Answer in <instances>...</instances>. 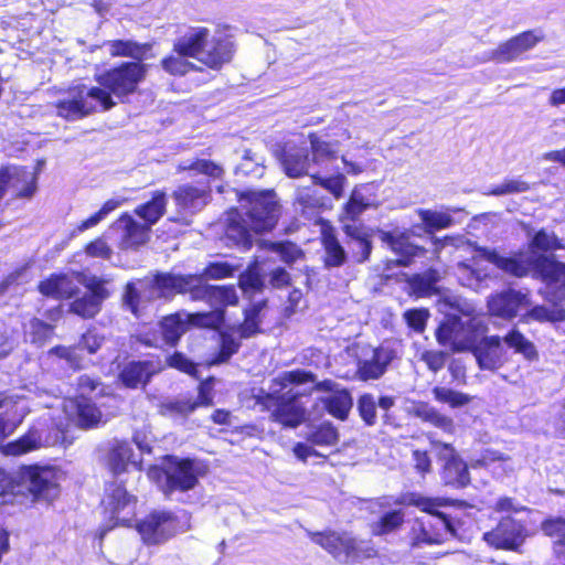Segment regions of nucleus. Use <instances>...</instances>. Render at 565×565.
Here are the masks:
<instances>
[{
    "label": "nucleus",
    "mask_w": 565,
    "mask_h": 565,
    "mask_svg": "<svg viewBox=\"0 0 565 565\" xmlns=\"http://www.w3.org/2000/svg\"><path fill=\"white\" fill-rule=\"evenodd\" d=\"M146 72V65L127 62L100 74L97 77L100 87L74 86L57 102V115L67 120H77L96 111L98 107L109 110L116 105L111 95L122 100L135 93Z\"/></svg>",
    "instance_id": "1"
},
{
    "label": "nucleus",
    "mask_w": 565,
    "mask_h": 565,
    "mask_svg": "<svg viewBox=\"0 0 565 565\" xmlns=\"http://www.w3.org/2000/svg\"><path fill=\"white\" fill-rule=\"evenodd\" d=\"M313 390L323 392L318 398L334 418L345 420L353 406L350 392L331 380L315 383V376L302 370L285 372V426L296 427L307 418V404Z\"/></svg>",
    "instance_id": "2"
},
{
    "label": "nucleus",
    "mask_w": 565,
    "mask_h": 565,
    "mask_svg": "<svg viewBox=\"0 0 565 565\" xmlns=\"http://www.w3.org/2000/svg\"><path fill=\"white\" fill-rule=\"evenodd\" d=\"M242 212L232 213L226 227V239L249 248L254 234L270 231L278 222L279 206L271 190L246 191L239 196Z\"/></svg>",
    "instance_id": "3"
},
{
    "label": "nucleus",
    "mask_w": 565,
    "mask_h": 565,
    "mask_svg": "<svg viewBox=\"0 0 565 565\" xmlns=\"http://www.w3.org/2000/svg\"><path fill=\"white\" fill-rule=\"evenodd\" d=\"M443 306L449 311L436 330L438 343L455 352L470 351L487 331L483 318L473 303L458 296L445 297Z\"/></svg>",
    "instance_id": "4"
},
{
    "label": "nucleus",
    "mask_w": 565,
    "mask_h": 565,
    "mask_svg": "<svg viewBox=\"0 0 565 565\" xmlns=\"http://www.w3.org/2000/svg\"><path fill=\"white\" fill-rule=\"evenodd\" d=\"M191 278L172 271H157L152 277L129 281L122 295V306L139 317L148 303L157 299L171 300L177 294H184Z\"/></svg>",
    "instance_id": "5"
},
{
    "label": "nucleus",
    "mask_w": 565,
    "mask_h": 565,
    "mask_svg": "<svg viewBox=\"0 0 565 565\" xmlns=\"http://www.w3.org/2000/svg\"><path fill=\"white\" fill-rule=\"evenodd\" d=\"M60 470L52 466H23L0 481V494L52 501L60 494Z\"/></svg>",
    "instance_id": "6"
},
{
    "label": "nucleus",
    "mask_w": 565,
    "mask_h": 565,
    "mask_svg": "<svg viewBox=\"0 0 565 565\" xmlns=\"http://www.w3.org/2000/svg\"><path fill=\"white\" fill-rule=\"evenodd\" d=\"M503 268L510 270L515 277H525L529 274L544 282L541 291L546 300L565 303V263L553 256L532 257L521 260L497 259Z\"/></svg>",
    "instance_id": "7"
},
{
    "label": "nucleus",
    "mask_w": 565,
    "mask_h": 565,
    "mask_svg": "<svg viewBox=\"0 0 565 565\" xmlns=\"http://www.w3.org/2000/svg\"><path fill=\"white\" fill-rule=\"evenodd\" d=\"M407 503L428 513L426 518L417 520L413 527V546L441 544L455 535L450 519L437 511L443 505L441 499L412 493L407 498Z\"/></svg>",
    "instance_id": "8"
},
{
    "label": "nucleus",
    "mask_w": 565,
    "mask_h": 565,
    "mask_svg": "<svg viewBox=\"0 0 565 565\" xmlns=\"http://www.w3.org/2000/svg\"><path fill=\"white\" fill-rule=\"evenodd\" d=\"M210 31L206 28H194L180 36L173 45L174 52L198 58L209 67L217 68L230 62L233 43L227 39L209 41Z\"/></svg>",
    "instance_id": "9"
},
{
    "label": "nucleus",
    "mask_w": 565,
    "mask_h": 565,
    "mask_svg": "<svg viewBox=\"0 0 565 565\" xmlns=\"http://www.w3.org/2000/svg\"><path fill=\"white\" fill-rule=\"evenodd\" d=\"M190 515L185 511L173 513L156 510L138 524V532L148 545L162 544L179 533L190 530Z\"/></svg>",
    "instance_id": "10"
},
{
    "label": "nucleus",
    "mask_w": 565,
    "mask_h": 565,
    "mask_svg": "<svg viewBox=\"0 0 565 565\" xmlns=\"http://www.w3.org/2000/svg\"><path fill=\"white\" fill-rule=\"evenodd\" d=\"M163 481L160 488L167 498L174 493H185L199 486V467L194 460L170 456L161 470Z\"/></svg>",
    "instance_id": "11"
},
{
    "label": "nucleus",
    "mask_w": 565,
    "mask_h": 565,
    "mask_svg": "<svg viewBox=\"0 0 565 565\" xmlns=\"http://www.w3.org/2000/svg\"><path fill=\"white\" fill-rule=\"evenodd\" d=\"M222 322L223 315L221 311L196 313L179 311L164 317L160 321V329L166 343L174 345L191 324L203 328H216Z\"/></svg>",
    "instance_id": "12"
},
{
    "label": "nucleus",
    "mask_w": 565,
    "mask_h": 565,
    "mask_svg": "<svg viewBox=\"0 0 565 565\" xmlns=\"http://www.w3.org/2000/svg\"><path fill=\"white\" fill-rule=\"evenodd\" d=\"M191 280L184 288V294L189 292L194 301H205L213 308L212 311H221L222 307L237 303L238 296L233 286H212L206 284L202 275H188Z\"/></svg>",
    "instance_id": "13"
},
{
    "label": "nucleus",
    "mask_w": 565,
    "mask_h": 565,
    "mask_svg": "<svg viewBox=\"0 0 565 565\" xmlns=\"http://www.w3.org/2000/svg\"><path fill=\"white\" fill-rule=\"evenodd\" d=\"M561 248H563V244H562L561 239L554 234V232H550V231L542 228V230L537 231L533 235V237L530 239L529 253H520L518 255L507 257V256L499 254L495 249L483 248L481 250V255L483 256L484 259H487L489 263L495 265L499 269L503 270L507 274L515 276L510 270L500 266V264L497 259H503V260H505V259L521 260L522 259L523 260V259H527V258H532V257L534 258V257L546 256L543 253L554 252V250H557ZM547 256L550 257L551 255H547ZM552 256L556 259V257L554 255H552Z\"/></svg>",
    "instance_id": "14"
},
{
    "label": "nucleus",
    "mask_w": 565,
    "mask_h": 565,
    "mask_svg": "<svg viewBox=\"0 0 565 565\" xmlns=\"http://www.w3.org/2000/svg\"><path fill=\"white\" fill-rule=\"evenodd\" d=\"M340 435L337 427L330 422H323L319 425L310 426L306 433L307 443H297L294 448V455L300 461L307 462L310 457H318L313 446L334 447L339 441Z\"/></svg>",
    "instance_id": "15"
},
{
    "label": "nucleus",
    "mask_w": 565,
    "mask_h": 565,
    "mask_svg": "<svg viewBox=\"0 0 565 565\" xmlns=\"http://www.w3.org/2000/svg\"><path fill=\"white\" fill-rule=\"evenodd\" d=\"M82 282L88 291L71 303V311L83 318H93L99 312L102 302L109 297L105 287L107 280L97 276H85Z\"/></svg>",
    "instance_id": "16"
},
{
    "label": "nucleus",
    "mask_w": 565,
    "mask_h": 565,
    "mask_svg": "<svg viewBox=\"0 0 565 565\" xmlns=\"http://www.w3.org/2000/svg\"><path fill=\"white\" fill-rule=\"evenodd\" d=\"M524 539V525L511 516L502 518L495 529L483 534V540L489 545L510 551H516Z\"/></svg>",
    "instance_id": "17"
},
{
    "label": "nucleus",
    "mask_w": 565,
    "mask_h": 565,
    "mask_svg": "<svg viewBox=\"0 0 565 565\" xmlns=\"http://www.w3.org/2000/svg\"><path fill=\"white\" fill-rule=\"evenodd\" d=\"M211 186L209 183L190 184L178 186L173 193L179 212L183 215H194L202 211L211 200Z\"/></svg>",
    "instance_id": "18"
},
{
    "label": "nucleus",
    "mask_w": 565,
    "mask_h": 565,
    "mask_svg": "<svg viewBox=\"0 0 565 565\" xmlns=\"http://www.w3.org/2000/svg\"><path fill=\"white\" fill-rule=\"evenodd\" d=\"M529 295L521 290L507 289L491 295L488 299V309L492 316L510 320L518 313L531 307Z\"/></svg>",
    "instance_id": "19"
},
{
    "label": "nucleus",
    "mask_w": 565,
    "mask_h": 565,
    "mask_svg": "<svg viewBox=\"0 0 565 565\" xmlns=\"http://www.w3.org/2000/svg\"><path fill=\"white\" fill-rule=\"evenodd\" d=\"M311 164L308 156L291 162L289 158L285 156V174L290 178H298L303 174H310L316 184H320L322 188L328 190L335 199L342 196L343 185L345 177L341 173H337L331 177H320L317 172H310Z\"/></svg>",
    "instance_id": "20"
},
{
    "label": "nucleus",
    "mask_w": 565,
    "mask_h": 565,
    "mask_svg": "<svg viewBox=\"0 0 565 565\" xmlns=\"http://www.w3.org/2000/svg\"><path fill=\"white\" fill-rule=\"evenodd\" d=\"M106 491L105 504L111 518L116 520L117 524H128L135 515V498L117 483L109 484Z\"/></svg>",
    "instance_id": "21"
},
{
    "label": "nucleus",
    "mask_w": 565,
    "mask_h": 565,
    "mask_svg": "<svg viewBox=\"0 0 565 565\" xmlns=\"http://www.w3.org/2000/svg\"><path fill=\"white\" fill-rule=\"evenodd\" d=\"M542 39L535 31L523 32L511 40L500 44L490 53L489 58L499 63H509L518 60L523 53L531 50Z\"/></svg>",
    "instance_id": "22"
},
{
    "label": "nucleus",
    "mask_w": 565,
    "mask_h": 565,
    "mask_svg": "<svg viewBox=\"0 0 565 565\" xmlns=\"http://www.w3.org/2000/svg\"><path fill=\"white\" fill-rule=\"evenodd\" d=\"M312 542L320 545L335 558L345 561L356 550V541L349 533L333 531L310 533Z\"/></svg>",
    "instance_id": "23"
},
{
    "label": "nucleus",
    "mask_w": 565,
    "mask_h": 565,
    "mask_svg": "<svg viewBox=\"0 0 565 565\" xmlns=\"http://www.w3.org/2000/svg\"><path fill=\"white\" fill-rule=\"evenodd\" d=\"M381 241L396 255L395 263L398 266H408L414 257L423 255L424 248L409 242V235L406 232H380Z\"/></svg>",
    "instance_id": "24"
},
{
    "label": "nucleus",
    "mask_w": 565,
    "mask_h": 565,
    "mask_svg": "<svg viewBox=\"0 0 565 565\" xmlns=\"http://www.w3.org/2000/svg\"><path fill=\"white\" fill-rule=\"evenodd\" d=\"M470 351L481 370L494 371L503 365V348L498 335L481 337Z\"/></svg>",
    "instance_id": "25"
},
{
    "label": "nucleus",
    "mask_w": 565,
    "mask_h": 565,
    "mask_svg": "<svg viewBox=\"0 0 565 565\" xmlns=\"http://www.w3.org/2000/svg\"><path fill=\"white\" fill-rule=\"evenodd\" d=\"M0 173L6 174L7 192L15 198H31L36 189L35 175L28 169L18 166L4 167Z\"/></svg>",
    "instance_id": "26"
},
{
    "label": "nucleus",
    "mask_w": 565,
    "mask_h": 565,
    "mask_svg": "<svg viewBox=\"0 0 565 565\" xmlns=\"http://www.w3.org/2000/svg\"><path fill=\"white\" fill-rule=\"evenodd\" d=\"M104 337L98 334L95 330H88L84 333L76 347H54L49 351V354L56 355L67 361L68 365L73 369H78L81 359L77 350H87L88 353L94 354L104 343Z\"/></svg>",
    "instance_id": "27"
},
{
    "label": "nucleus",
    "mask_w": 565,
    "mask_h": 565,
    "mask_svg": "<svg viewBox=\"0 0 565 565\" xmlns=\"http://www.w3.org/2000/svg\"><path fill=\"white\" fill-rule=\"evenodd\" d=\"M321 258L326 269L339 268L347 263L348 253L339 242L335 230L328 222L321 224Z\"/></svg>",
    "instance_id": "28"
},
{
    "label": "nucleus",
    "mask_w": 565,
    "mask_h": 565,
    "mask_svg": "<svg viewBox=\"0 0 565 565\" xmlns=\"http://www.w3.org/2000/svg\"><path fill=\"white\" fill-rule=\"evenodd\" d=\"M441 458L445 459L441 478L447 486L463 488L470 482L468 467L456 454L449 444H444Z\"/></svg>",
    "instance_id": "29"
},
{
    "label": "nucleus",
    "mask_w": 565,
    "mask_h": 565,
    "mask_svg": "<svg viewBox=\"0 0 565 565\" xmlns=\"http://www.w3.org/2000/svg\"><path fill=\"white\" fill-rule=\"evenodd\" d=\"M113 228L120 234L119 244L122 249L140 246L149 238V225L138 223L128 214L121 215L114 223Z\"/></svg>",
    "instance_id": "30"
},
{
    "label": "nucleus",
    "mask_w": 565,
    "mask_h": 565,
    "mask_svg": "<svg viewBox=\"0 0 565 565\" xmlns=\"http://www.w3.org/2000/svg\"><path fill=\"white\" fill-rule=\"evenodd\" d=\"M154 373L156 367L152 362L130 361L121 366L119 380L128 388H138L146 386Z\"/></svg>",
    "instance_id": "31"
},
{
    "label": "nucleus",
    "mask_w": 565,
    "mask_h": 565,
    "mask_svg": "<svg viewBox=\"0 0 565 565\" xmlns=\"http://www.w3.org/2000/svg\"><path fill=\"white\" fill-rule=\"evenodd\" d=\"M542 531L553 539L555 565H565V518H553L542 522Z\"/></svg>",
    "instance_id": "32"
},
{
    "label": "nucleus",
    "mask_w": 565,
    "mask_h": 565,
    "mask_svg": "<svg viewBox=\"0 0 565 565\" xmlns=\"http://www.w3.org/2000/svg\"><path fill=\"white\" fill-rule=\"evenodd\" d=\"M106 463L114 475L125 472L129 465H137L132 447L127 441H114L108 450Z\"/></svg>",
    "instance_id": "33"
},
{
    "label": "nucleus",
    "mask_w": 565,
    "mask_h": 565,
    "mask_svg": "<svg viewBox=\"0 0 565 565\" xmlns=\"http://www.w3.org/2000/svg\"><path fill=\"white\" fill-rule=\"evenodd\" d=\"M282 380L275 379V384L268 392L260 390L257 395V404L263 406V409L270 412V417L277 423H282Z\"/></svg>",
    "instance_id": "34"
},
{
    "label": "nucleus",
    "mask_w": 565,
    "mask_h": 565,
    "mask_svg": "<svg viewBox=\"0 0 565 565\" xmlns=\"http://www.w3.org/2000/svg\"><path fill=\"white\" fill-rule=\"evenodd\" d=\"M167 209V196L162 191H156L150 201L135 209L136 215L142 218L146 225L151 228L164 214Z\"/></svg>",
    "instance_id": "35"
},
{
    "label": "nucleus",
    "mask_w": 565,
    "mask_h": 565,
    "mask_svg": "<svg viewBox=\"0 0 565 565\" xmlns=\"http://www.w3.org/2000/svg\"><path fill=\"white\" fill-rule=\"evenodd\" d=\"M44 445L42 436L36 428H31L25 435L18 440L8 443L1 447L7 456H20L29 451L39 449Z\"/></svg>",
    "instance_id": "36"
},
{
    "label": "nucleus",
    "mask_w": 565,
    "mask_h": 565,
    "mask_svg": "<svg viewBox=\"0 0 565 565\" xmlns=\"http://www.w3.org/2000/svg\"><path fill=\"white\" fill-rule=\"evenodd\" d=\"M440 276L436 269L429 268L422 274H415L407 280L411 292L418 297H427L436 291V284L439 281Z\"/></svg>",
    "instance_id": "37"
},
{
    "label": "nucleus",
    "mask_w": 565,
    "mask_h": 565,
    "mask_svg": "<svg viewBox=\"0 0 565 565\" xmlns=\"http://www.w3.org/2000/svg\"><path fill=\"white\" fill-rule=\"evenodd\" d=\"M75 289L73 280L65 275L52 276L39 286L41 294L53 298H71Z\"/></svg>",
    "instance_id": "38"
},
{
    "label": "nucleus",
    "mask_w": 565,
    "mask_h": 565,
    "mask_svg": "<svg viewBox=\"0 0 565 565\" xmlns=\"http://www.w3.org/2000/svg\"><path fill=\"white\" fill-rule=\"evenodd\" d=\"M76 411V423L81 428L96 427L102 419V412L89 399L75 398L71 402Z\"/></svg>",
    "instance_id": "39"
},
{
    "label": "nucleus",
    "mask_w": 565,
    "mask_h": 565,
    "mask_svg": "<svg viewBox=\"0 0 565 565\" xmlns=\"http://www.w3.org/2000/svg\"><path fill=\"white\" fill-rule=\"evenodd\" d=\"M526 311L520 315V321L523 323L536 322H556L565 319V310L553 308L550 309L546 306L536 305L533 307L525 308Z\"/></svg>",
    "instance_id": "40"
},
{
    "label": "nucleus",
    "mask_w": 565,
    "mask_h": 565,
    "mask_svg": "<svg viewBox=\"0 0 565 565\" xmlns=\"http://www.w3.org/2000/svg\"><path fill=\"white\" fill-rule=\"evenodd\" d=\"M106 45L111 56H128L136 60H141L150 50V45L140 44L131 40L109 41Z\"/></svg>",
    "instance_id": "41"
},
{
    "label": "nucleus",
    "mask_w": 565,
    "mask_h": 565,
    "mask_svg": "<svg viewBox=\"0 0 565 565\" xmlns=\"http://www.w3.org/2000/svg\"><path fill=\"white\" fill-rule=\"evenodd\" d=\"M503 342L515 353L522 354L527 361L537 360V351L533 342L526 339L518 329H512L503 337Z\"/></svg>",
    "instance_id": "42"
},
{
    "label": "nucleus",
    "mask_w": 565,
    "mask_h": 565,
    "mask_svg": "<svg viewBox=\"0 0 565 565\" xmlns=\"http://www.w3.org/2000/svg\"><path fill=\"white\" fill-rule=\"evenodd\" d=\"M418 215L424 223L425 232L429 234L435 231L449 228L454 224L449 212L420 209L418 210Z\"/></svg>",
    "instance_id": "43"
},
{
    "label": "nucleus",
    "mask_w": 565,
    "mask_h": 565,
    "mask_svg": "<svg viewBox=\"0 0 565 565\" xmlns=\"http://www.w3.org/2000/svg\"><path fill=\"white\" fill-rule=\"evenodd\" d=\"M311 149H312V163L321 167L326 171H332L333 166L332 162L335 161V151L332 149V146L326 141H322L318 138L311 139Z\"/></svg>",
    "instance_id": "44"
},
{
    "label": "nucleus",
    "mask_w": 565,
    "mask_h": 565,
    "mask_svg": "<svg viewBox=\"0 0 565 565\" xmlns=\"http://www.w3.org/2000/svg\"><path fill=\"white\" fill-rule=\"evenodd\" d=\"M20 423L17 406L11 402H0V440L11 435Z\"/></svg>",
    "instance_id": "45"
},
{
    "label": "nucleus",
    "mask_w": 565,
    "mask_h": 565,
    "mask_svg": "<svg viewBox=\"0 0 565 565\" xmlns=\"http://www.w3.org/2000/svg\"><path fill=\"white\" fill-rule=\"evenodd\" d=\"M179 171H194L196 173L205 174L213 179H221L224 174V169L218 163L206 160L196 159L194 161H183L178 166Z\"/></svg>",
    "instance_id": "46"
},
{
    "label": "nucleus",
    "mask_w": 565,
    "mask_h": 565,
    "mask_svg": "<svg viewBox=\"0 0 565 565\" xmlns=\"http://www.w3.org/2000/svg\"><path fill=\"white\" fill-rule=\"evenodd\" d=\"M241 348V342L233 335L223 333L221 334V345L218 352L210 360V365H220L227 363L230 359L237 353Z\"/></svg>",
    "instance_id": "47"
},
{
    "label": "nucleus",
    "mask_w": 565,
    "mask_h": 565,
    "mask_svg": "<svg viewBox=\"0 0 565 565\" xmlns=\"http://www.w3.org/2000/svg\"><path fill=\"white\" fill-rule=\"evenodd\" d=\"M404 522V513L402 510H394L385 513L377 522L372 524V533L374 535H384L393 532Z\"/></svg>",
    "instance_id": "48"
},
{
    "label": "nucleus",
    "mask_w": 565,
    "mask_h": 565,
    "mask_svg": "<svg viewBox=\"0 0 565 565\" xmlns=\"http://www.w3.org/2000/svg\"><path fill=\"white\" fill-rule=\"evenodd\" d=\"M419 417L444 431L450 433L454 429V422L451 418L443 415L436 408L424 406L418 411Z\"/></svg>",
    "instance_id": "49"
},
{
    "label": "nucleus",
    "mask_w": 565,
    "mask_h": 565,
    "mask_svg": "<svg viewBox=\"0 0 565 565\" xmlns=\"http://www.w3.org/2000/svg\"><path fill=\"white\" fill-rule=\"evenodd\" d=\"M348 234L354 239L353 256L358 263H364L369 259L372 252V243L369 236L360 233L358 230L351 232L348 228Z\"/></svg>",
    "instance_id": "50"
},
{
    "label": "nucleus",
    "mask_w": 565,
    "mask_h": 565,
    "mask_svg": "<svg viewBox=\"0 0 565 565\" xmlns=\"http://www.w3.org/2000/svg\"><path fill=\"white\" fill-rule=\"evenodd\" d=\"M529 189H530L529 183L519 178L518 179H505L500 184L492 186L487 192V194L494 195V196H501V195H508V194L523 193V192H526Z\"/></svg>",
    "instance_id": "51"
},
{
    "label": "nucleus",
    "mask_w": 565,
    "mask_h": 565,
    "mask_svg": "<svg viewBox=\"0 0 565 565\" xmlns=\"http://www.w3.org/2000/svg\"><path fill=\"white\" fill-rule=\"evenodd\" d=\"M433 394L437 401L449 404L451 407L463 406L470 402L467 394L447 387L437 386L433 390Z\"/></svg>",
    "instance_id": "52"
},
{
    "label": "nucleus",
    "mask_w": 565,
    "mask_h": 565,
    "mask_svg": "<svg viewBox=\"0 0 565 565\" xmlns=\"http://www.w3.org/2000/svg\"><path fill=\"white\" fill-rule=\"evenodd\" d=\"M161 65L166 72L174 76L185 75L193 67V64L186 61V56L178 53L163 58Z\"/></svg>",
    "instance_id": "53"
},
{
    "label": "nucleus",
    "mask_w": 565,
    "mask_h": 565,
    "mask_svg": "<svg viewBox=\"0 0 565 565\" xmlns=\"http://www.w3.org/2000/svg\"><path fill=\"white\" fill-rule=\"evenodd\" d=\"M370 206L369 201L364 198L363 193L355 189L351 193L348 203L344 206V213L347 217L354 221L356 220L367 207Z\"/></svg>",
    "instance_id": "54"
},
{
    "label": "nucleus",
    "mask_w": 565,
    "mask_h": 565,
    "mask_svg": "<svg viewBox=\"0 0 565 565\" xmlns=\"http://www.w3.org/2000/svg\"><path fill=\"white\" fill-rule=\"evenodd\" d=\"M376 401L371 394H364L358 401L360 416L369 426L376 423Z\"/></svg>",
    "instance_id": "55"
},
{
    "label": "nucleus",
    "mask_w": 565,
    "mask_h": 565,
    "mask_svg": "<svg viewBox=\"0 0 565 565\" xmlns=\"http://www.w3.org/2000/svg\"><path fill=\"white\" fill-rule=\"evenodd\" d=\"M28 334L32 343L41 345L51 337L52 327L40 319H32L29 323Z\"/></svg>",
    "instance_id": "56"
},
{
    "label": "nucleus",
    "mask_w": 565,
    "mask_h": 565,
    "mask_svg": "<svg viewBox=\"0 0 565 565\" xmlns=\"http://www.w3.org/2000/svg\"><path fill=\"white\" fill-rule=\"evenodd\" d=\"M384 373L383 367L373 358L361 360L358 363V375L363 381L376 380Z\"/></svg>",
    "instance_id": "57"
},
{
    "label": "nucleus",
    "mask_w": 565,
    "mask_h": 565,
    "mask_svg": "<svg viewBox=\"0 0 565 565\" xmlns=\"http://www.w3.org/2000/svg\"><path fill=\"white\" fill-rule=\"evenodd\" d=\"M118 206H119L118 201L108 200L107 202L104 203V205L102 206V209L98 212H96L90 217H88L87 220L83 221L79 224L78 231L84 232L90 227L96 226L100 221H103L111 211H114Z\"/></svg>",
    "instance_id": "58"
},
{
    "label": "nucleus",
    "mask_w": 565,
    "mask_h": 565,
    "mask_svg": "<svg viewBox=\"0 0 565 565\" xmlns=\"http://www.w3.org/2000/svg\"><path fill=\"white\" fill-rule=\"evenodd\" d=\"M429 317L426 309H411L405 311L404 319L409 328L416 332H423Z\"/></svg>",
    "instance_id": "59"
},
{
    "label": "nucleus",
    "mask_w": 565,
    "mask_h": 565,
    "mask_svg": "<svg viewBox=\"0 0 565 565\" xmlns=\"http://www.w3.org/2000/svg\"><path fill=\"white\" fill-rule=\"evenodd\" d=\"M239 287L244 294L252 295L262 290L263 280L254 269H248L246 273L241 275Z\"/></svg>",
    "instance_id": "60"
},
{
    "label": "nucleus",
    "mask_w": 565,
    "mask_h": 565,
    "mask_svg": "<svg viewBox=\"0 0 565 565\" xmlns=\"http://www.w3.org/2000/svg\"><path fill=\"white\" fill-rule=\"evenodd\" d=\"M26 280V266H22L14 271L10 273L0 282V299L9 292L12 288L19 286Z\"/></svg>",
    "instance_id": "61"
},
{
    "label": "nucleus",
    "mask_w": 565,
    "mask_h": 565,
    "mask_svg": "<svg viewBox=\"0 0 565 565\" xmlns=\"http://www.w3.org/2000/svg\"><path fill=\"white\" fill-rule=\"evenodd\" d=\"M100 386V382L89 375H81L76 380L78 395L76 398L88 399L87 396L93 394Z\"/></svg>",
    "instance_id": "62"
},
{
    "label": "nucleus",
    "mask_w": 565,
    "mask_h": 565,
    "mask_svg": "<svg viewBox=\"0 0 565 565\" xmlns=\"http://www.w3.org/2000/svg\"><path fill=\"white\" fill-rule=\"evenodd\" d=\"M169 365L181 372L196 376V364L189 360L184 354L175 352L169 358Z\"/></svg>",
    "instance_id": "63"
},
{
    "label": "nucleus",
    "mask_w": 565,
    "mask_h": 565,
    "mask_svg": "<svg viewBox=\"0 0 565 565\" xmlns=\"http://www.w3.org/2000/svg\"><path fill=\"white\" fill-rule=\"evenodd\" d=\"M233 268L225 263H214L209 265L201 274L205 280L207 279H221L232 276Z\"/></svg>",
    "instance_id": "64"
}]
</instances>
